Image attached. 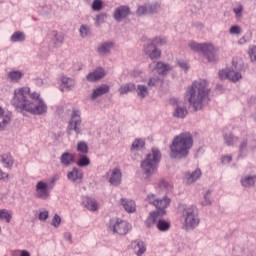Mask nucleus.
I'll use <instances>...</instances> for the list:
<instances>
[{
	"label": "nucleus",
	"instance_id": "f257e3e1",
	"mask_svg": "<svg viewBox=\"0 0 256 256\" xmlns=\"http://www.w3.org/2000/svg\"><path fill=\"white\" fill-rule=\"evenodd\" d=\"M11 104L17 111L31 113L32 115H45L47 104L38 92H31L29 87L17 88L14 90V97Z\"/></svg>",
	"mask_w": 256,
	"mask_h": 256
},
{
	"label": "nucleus",
	"instance_id": "f03ea898",
	"mask_svg": "<svg viewBox=\"0 0 256 256\" xmlns=\"http://www.w3.org/2000/svg\"><path fill=\"white\" fill-rule=\"evenodd\" d=\"M209 82L207 80H199L187 88L185 92V99H187L190 107L194 111H201L203 107L209 105Z\"/></svg>",
	"mask_w": 256,
	"mask_h": 256
},
{
	"label": "nucleus",
	"instance_id": "7ed1b4c3",
	"mask_svg": "<svg viewBox=\"0 0 256 256\" xmlns=\"http://www.w3.org/2000/svg\"><path fill=\"white\" fill-rule=\"evenodd\" d=\"M193 147V136L189 132H182L174 137L170 144L171 159H185L189 156V151Z\"/></svg>",
	"mask_w": 256,
	"mask_h": 256
},
{
	"label": "nucleus",
	"instance_id": "20e7f679",
	"mask_svg": "<svg viewBox=\"0 0 256 256\" xmlns=\"http://www.w3.org/2000/svg\"><path fill=\"white\" fill-rule=\"evenodd\" d=\"M159 161H161V151L157 148H152L151 152L146 155L145 159L140 164L142 173L145 175L146 179H149V177L157 173Z\"/></svg>",
	"mask_w": 256,
	"mask_h": 256
},
{
	"label": "nucleus",
	"instance_id": "39448f33",
	"mask_svg": "<svg viewBox=\"0 0 256 256\" xmlns=\"http://www.w3.org/2000/svg\"><path fill=\"white\" fill-rule=\"evenodd\" d=\"M183 225L187 231L193 230L199 226V209L196 205L185 206L182 211Z\"/></svg>",
	"mask_w": 256,
	"mask_h": 256
},
{
	"label": "nucleus",
	"instance_id": "423d86ee",
	"mask_svg": "<svg viewBox=\"0 0 256 256\" xmlns=\"http://www.w3.org/2000/svg\"><path fill=\"white\" fill-rule=\"evenodd\" d=\"M188 47H190V49L196 53L203 54L209 63L217 61V53L219 50L211 43H197L192 41L188 44Z\"/></svg>",
	"mask_w": 256,
	"mask_h": 256
},
{
	"label": "nucleus",
	"instance_id": "0eeeda50",
	"mask_svg": "<svg viewBox=\"0 0 256 256\" xmlns=\"http://www.w3.org/2000/svg\"><path fill=\"white\" fill-rule=\"evenodd\" d=\"M108 229L117 235H127L131 231V224L121 219H111Z\"/></svg>",
	"mask_w": 256,
	"mask_h": 256
},
{
	"label": "nucleus",
	"instance_id": "6e6552de",
	"mask_svg": "<svg viewBox=\"0 0 256 256\" xmlns=\"http://www.w3.org/2000/svg\"><path fill=\"white\" fill-rule=\"evenodd\" d=\"M218 76L222 81L228 79L229 81H232V83H237V81L243 79L241 72L237 70V64H235V62H233V66L230 69L220 70Z\"/></svg>",
	"mask_w": 256,
	"mask_h": 256
},
{
	"label": "nucleus",
	"instance_id": "1a4fd4ad",
	"mask_svg": "<svg viewBox=\"0 0 256 256\" xmlns=\"http://www.w3.org/2000/svg\"><path fill=\"white\" fill-rule=\"evenodd\" d=\"M81 123V111L73 109L67 128L68 135H71L73 131L76 133V135L81 134Z\"/></svg>",
	"mask_w": 256,
	"mask_h": 256
},
{
	"label": "nucleus",
	"instance_id": "9d476101",
	"mask_svg": "<svg viewBox=\"0 0 256 256\" xmlns=\"http://www.w3.org/2000/svg\"><path fill=\"white\" fill-rule=\"evenodd\" d=\"M249 149L252 151L253 149H256V138L253 139L251 136H248L240 141L238 147V157H247Z\"/></svg>",
	"mask_w": 256,
	"mask_h": 256
},
{
	"label": "nucleus",
	"instance_id": "9b49d317",
	"mask_svg": "<svg viewBox=\"0 0 256 256\" xmlns=\"http://www.w3.org/2000/svg\"><path fill=\"white\" fill-rule=\"evenodd\" d=\"M51 189H53V187L49 186L46 182L38 181L35 189L36 199L47 201V199L51 197Z\"/></svg>",
	"mask_w": 256,
	"mask_h": 256
},
{
	"label": "nucleus",
	"instance_id": "f8f14e48",
	"mask_svg": "<svg viewBox=\"0 0 256 256\" xmlns=\"http://www.w3.org/2000/svg\"><path fill=\"white\" fill-rule=\"evenodd\" d=\"M149 69H151V71H156L158 75H168V73H171L173 67L164 62H153L149 65Z\"/></svg>",
	"mask_w": 256,
	"mask_h": 256
},
{
	"label": "nucleus",
	"instance_id": "ddd939ff",
	"mask_svg": "<svg viewBox=\"0 0 256 256\" xmlns=\"http://www.w3.org/2000/svg\"><path fill=\"white\" fill-rule=\"evenodd\" d=\"M169 205H171V199L169 197L164 196L162 199H158L156 201V205H154V207L157 209L154 211V213L160 217H163V215L166 213L165 209H167Z\"/></svg>",
	"mask_w": 256,
	"mask_h": 256
},
{
	"label": "nucleus",
	"instance_id": "4468645a",
	"mask_svg": "<svg viewBox=\"0 0 256 256\" xmlns=\"http://www.w3.org/2000/svg\"><path fill=\"white\" fill-rule=\"evenodd\" d=\"M0 165L7 171H11L13 169V165H15V158L11 153L6 152L0 155Z\"/></svg>",
	"mask_w": 256,
	"mask_h": 256
},
{
	"label": "nucleus",
	"instance_id": "2eb2a0df",
	"mask_svg": "<svg viewBox=\"0 0 256 256\" xmlns=\"http://www.w3.org/2000/svg\"><path fill=\"white\" fill-rule=\"evenodd\" d=\"M144 53L154 61V59H159L161 57V50L157 48L154 44L148 43L146 46H144Z\"/></svg>",
	"mask_w": 256,
	"mask_h": 256
},
{
	"label": "nucleus",
	"instance_id": "dca6fc26",
	"mask_svg": "<svg viewBox=\"0 0 256 256\" xmlns=\"http://www.w3.org/2000/svg\"><path fill=\"white\" fill-rule=\"evenodd\" d=\"M107 93H109V85L102 84L92 91L90 99L91 101H97L99 97H103V95H107Z\"/></svg>",
	"mask_w": 256,
	"mask_h": 256
},
{
	"label": "nucleus",
	"instance_id": "f3484780",
	"mask_svg": "<svg viewBox=\"0 0 256 256\" xmlns=\"http://www.w3.org/2000/svg\"><path fill=\"white\" fill-rule=\"evenodd\" d=\"M130 13L131 9H129L128 6H119L114 11V19L118 22H121L123 19L129 17Z\"/></svg>",
	"mask_w": 256,
	"mask_h": 256
},
{
	"label": "nucleus",
	"instance_id": "a211bd4d",
	"mask_svg": "<svg viewBox=\"0 0 256 256\" xmlns=\"http://www.w3.org/2000/svg\"><path fill=\"white\" fill-rule=\"evenodd\" d=\"M82 205L85 207V209H88V211L95 212L99 209V204L97 201L89 196L82 197Z\"/></svg>",
	"mask_w": 256,
	"mask_h": 256
},
{
	"label": "nucleus",
	"instance_id": "6ab92c4d",
	"mask_svg": "<svg viewBox=\"0 0 256 256\" xmlns=\"http://www.w3.org/2000/svg\"><path fill=\"white\" fill-rule=\"evenodd\" d=\"M172 105H176V108L174 110V117H178V119H184V117H187V108L183 106H179V100L178 99H172L171 100Z\"/></svg>",
	"mask_w": 256,
	"mask_h": 256
},
{
	"label": "nucleus",
	"instance_id": "aec40b11",
	"mask_svg": "<svg viewBox=\"0 0 256 256\" xmlns=\"http://www.w3.org/2000/svg\"><path fill=\"white\" fill-rule=\"evenodd\" d=\"M130 249L134 251L135 255L141 256L145 251H147V248L145 247V242L141 240H135L130 244Z\"/></svg>",
	"mask_w": 256,
	"mask_h": 256
},
{
	"label": "nucleus",
	"instance_id": "412c9836",
	"mask_svg": "<svg viewBox=\"0 0 256 256\" xmlns=\"http://www.w3.org/2000/svg\"><path fill=\"white\" fill-rule=\"evenodd\" d=\"M103 77H105V70H103V68H97L93 72H90L86 79L90 83H95V81H99V79H103Z\"/></svg>",
	"mask_w": 256,
	"mask_h": 256
},
{
	"label": "nucleus",
	"instance_id": "4be33fe9",
	"mask_svg": "<svg viewBox=\"0 0 256 256\" xmlns=\"http://www.w3.org/2000/svg\"><path fill=\"white\" fill-rule=\"evenodd\" d=\"M9 123H11V113L5 112V110L0 107V131H5Z\"/></svg>",
	"mask_w": 256,
	"mask_h": 256
},
{
	"label": "nucleus",
	"instance_id": "5701e85b",
	"mask_svg": "<svg viewBox=\"0 0 256 256\" xmlns=\"http://www.w3.org/2000/svg\"><path fill=\"white\" fill-rule=\"evenodd\" d=\"M121 170L119 168H114L111 171L110 178H109V183L110 185H114L117 187L118 185H121Z\"/></svg>",
	"mask_w": 256,
	"mask_h": 256
},
{
	"label": "nucleus",
	"instance_id": "b1692460",
	"mask_svg": "<svg viewBox=\"0 0 256 256\" xmlns=\"http://www.w3.org/2000/svg\"><path fill=\"white\" fill-rule=\"evenodd\" d=\"M67 179L72 183H79L83 179V172L79 168L74 167L72 171L68 172Z\"/></svg>",
	"mask_w": 256,
	"mask_h": 256
},
{
	"label": "nucleus",
	"instance_id": "393cba45",
	"mask_svg": "<svg viewBox=\"0 0 256 256\" xmlns=\"http://www.w3.org/2000/svg\"><path fill=\"white\" fill-rule=\"evenodd\" d=\"M120 203L127 213H135L137 211V205L131 199L122 198Z\"/></svg>",
	"mask_w": 256,
	"mask_h": 256
},
{
	"label": "nucleus",
	"instance_id": "a878e982",
	"mask_svg": "<svg viewBox=\"0 0 256 256\" xmlns=\"http://www.w3.org/2000/svg\"><path fill=\"white\" fill-rule=\"evenodd\" d=\"M113 47H115V43L111 41L103 42L97 47V53H99V55H109Z\"/></svg>",
	"mask_w": 256,
	"mask_h": 256
},
{
	"label": "nucleus",
	"instance_id": "bb28decb",
	"mask_svg": "<svg viewBox=\"0 0 256 256\" xmlns=\"http://www.w3.org/2000/svg\"><path fill=\"white\" fill-rule=\"evenodd\" d=\"M60 163L64 165V167H69L75 163V155L73 153L64 152L60 157Z\"/></svg>",
	"mask_w": 256,
	"mask_h": 256
},
{
	"label": "nucleus",
	"instance_id": "cd10ccee",
	"mask_svg": "<svg viewBox=\"0 0 256 256\" xmlns=\"http://www.w3.org/2000/svg\"><path fill=\"white\" fill-rule=\"evenodd\" d=\"M61 81H62L61 91H71V89L75 87V80H73L72 78L63 76L61 78Z\"/></svg>",
	"mask_w": 256,
	"mask_h": 256
},
{
	"label": "nucleus",
	"instance_id": "c85d7f7f",
	"mask_svg": "<svg viewBox=\"0 0 256 256\" xmlns=\"http://www.w3.org/2000/svg\"><path fill=\"white\" fill-rule=\"evenodd\" d=\"M149 89H151L149 86H146L145 84H138L135 91L137 93V97L140 99H145V97H149Z\"/></svg>",
	"mask_w": 256,
	"mask_h": 256
},
{
	"label": "nucleus",
	"instance_id": "c756f323",
	"mask_svg": "<svg viewBox=\"0 0 256 256\" xmlns=\"http://www.w3.org/2000/svg\"><path fill=\"white\" fill-rule=\"evenodd\" d=\"M223 139H224V143H225V145H227V147H234V145H237L238 138L235 137V135H233V133H231V132L224 133Z\"/></svg>",
	"mask_w": 256,
	"mask_h": 256
},
{
	"label": "nucleus",
	"instance_id": "7c9ffc66",
	"mask_svg": "<svg viewBox=\"0 0 256 256\" xmlns=\"http://www.w3.org/2000/svg\"><path fill=\"white\" fill-rule=\"evenodd\" d=\"M51 37L54 47H61L63 45V35L57 33V31H53Z\"/></svg>",
	"mask_w": 256,
	"mask_h": 256
},
{
	"label": "nucleus",
	"instance_id": "2f4dec72",
	"mask_svg": "<svg viewBox=\"0 0 256 256\" xmlns=\"http://www.w3.org/2000/svg\"><path fill=\"white\" fill-rule=\"evenodd\" d=\"M162 87L163 86V79H161L159 76H153L148 79L147 86L150 89H153V87Z\"/></svg>",
	"mask_w": 256,
	"mask_h": 256
},
{
	"label": "nucleus",
	"instance_id": "473e14b6",
	"mask_svg": "<svg viewBox=\"0 0 256 256\" xmlns=\"http://www.w3.org/2000/svg\"><path fill=\"white\" fill-rule=\"evenodd\" d=\"M78 167H89L91 165V160L86 154H78V160L76 162Z\"/></svg>",
	"mask_w": 256,
	"mask_h": 256
},
{
	"label": "nucleus",
	"instance_id": "72a5a7b5",
	"mask_svg": "<svg viewBox=\"0 0 256 256\" xmlns=\"http://www.w3.org/2000/svg\"><path fill=\"white\" fill-rule=\"evenodd\" d=\"M11 219H13V212L7 209L0 210V221H6V223H11Z\"/></svg>",
	"mask_w": 256,
	"mask_h": 256
},
{
	"label": "nucleus",
	"instance_id": "f704fd0d",
	"mask_svg": "<svg viewBox=\"0 0 256 256\" xmlns=\"http://www.w3.org/2000/svg\"><path fill=\"white\" fill-rule=\"evenodd\" d=\"M76 151H78L79 155H87L89 153V145L85 141H80L77 143Z\"/></svg>",
	"mask_w": 256,
	"mask_h": 256
},
{
	"label": "nucleus",
	"instance_id": "c9c22d12",
	"mask_svg": "<svg viewBox=\"0 0 256 256\" xmlns=\"http://www.w3.org/2000/svg\"><path fill=\"white\" fill-rule=\"evenodd\" d=\"M10 41L12 43H21L25 41V33L21 31L14 32L12 36L10 37Z\"/></svg>",
	"mask_w": 256,
	"mask_h": 256
},
{
	"label": "nucleus",
	"instance_id": "e433bc0d",
	"mask_svg": "<svg viewBox=\"0 0 256 256\" xmlns=\"http://www.w3.org/2000/svg\"><path fill=\"white\" fill-rule=\"evenodd\" d=\"M145 147V140L141 138H136L131 146V151H141Z\"/></svg>",
	"mask_w": 256,
	"mask_h": 256
},
{
	"label": "nucleus",
	"instance_id": "4c0bfd02",
	"mask_svg": "<svg viewBox=\"0 0 256 256\" xmlns=\"http://www.w3.org/2000/svg\"><path fill=\"white\" fill-rule=\"evenodd\" d=\"M135 89H136V86L134 83H128V84L122 85L119 88V92L121 95H127V93H131V91H135Z\"/></svg>",
	"mask_w": 256,
	"mask_h": 256
},
{
	"label": "nucleus",
	"instance_id": "58836bf2",
	"mask_svg": "<svg viewBox=\"0 0 256 256\" xmlns=\"http://www.w3.org/2000/svg\"><path fill=\"white\" fill-rule=\"evenodd\" d=\"M256 182V176H245L241 179V183L243 187H253Z\"/></svg>",
	"mask_w": 256,
	"mask_h": 256
},
{
	"label": "nucleus",
	"instance_id": "ea45409f",
	"mask_svg": "<svg viewBox=\"0 0 256 256\" xmlns=\"http://www.w3.org/2000/svg\"><path fill=\"white\" fill-rule=\"evenodd\" d=\"M156 227L162 232L169 231V229H171V223L167 222L166 220L159 219Z\"/></svg>",
	"mask_w": 256,
	"mask_h": 256
},
{
	"label": "nucleus",
	"instance_id": "a19ab883",
	"mask_svg": "<svg viewBox=\"0 0 256 256\" xmlns=\"http://www.w3.org/2000/svg\"><path fill=\"white\" fill-rule=\"evenodd\" d=\"M159 217H161L160 215H158L156 212H151L150 216L147 218L145 224L148 227H153L154 223H157V219H159Z\"/></svg>",
	"mask_w": 256,
	"mask_h": 256
},
{
	"label": "nucleus",
	"instance_id": "79ce46f5",
	"mask_svg": "<svg viewBox=\"0 0 256 256\" xmlns=\"http://www.w3.org/2000/svg\"><path fill=\"white\" fill-rule=\"evenodd\" d=\"M201 177V170L196 169L194 172H192L188 177H187V183H195L197 179Z\"/></svg>",
	"mask_w": 256,
	"mask_h": 256
},
{
	"label": "nucleus",
	"instance_id": "37998d69",
	"mask_svg": "<svg viewBox=\"0 0 256 256\" xmlns=\"http://www.w3.org/2000/svg\"><path fill=\"white\" fill-rule=\"evenodd\" d=\"M80 36L85 39L86 37H89L91 35V28L87 25H81L79 29Z\"/></svg>",
	"mask_w": 256,
	"mask_h": 256
},
{
	"label": "nucleus",
	"instance_id": "c03bdc74",
	"mask_svg": "<svg viewBox=\"0 0 256 256\" xmlns=\"http://www.w3.org/2000/svg\"><path fill=\"white\" fill-rule=\"evenodd\" d=\"M158 189H161L162 191H171L173 186L165 180H160L158 183Z\"/></svg>",
	"mask_w": 256,
	"mask_h": 256
},
{
	"label": "nucleus",
	"instance_id": "a18cd8bd",
	"mask_svg": "<svg viewBox=\"0 0 256 256\" xmlns=\"http://www.w3.org/2000/svg\"><path fill=\"white\" fill-rule=\"evenodd\" d=\"M211 190H208L204 196H203V201L200 202L202 207H207L208 205H211Z\"/></svg>",
	"mask_w": 256,
	"mask_h": 256
},
{
	"label": "nucleus",
	"instance_id": "49530a36",
	"mask_svg": "<svg viewBox=\"0 0 256 256\" xmlns=\"http://www.w3.org/2000/svg\"><path fill=\"white\" fill-rule=\"evenodd\" d=\"M8 77L11 81H19L23 77V73L21 71H12L8 74Z\"/></svg>",
	"mask_w": 256,
	"mask_h": 256
},
{
	"label": "nucleus",
	"instance_id": "de8ad7c7",
	"mask_svg": "<svg viewBox=\"0 0 256 256\" xmlns=\"http://www.w3.org/2000/svg\"><path fill=\"white\" fill-rule=\"evenodd\" d=\"M146 5L148 8V15L157 13V11H159V9H161V5H159V3L146 4Z\"/></svg>",
	"mask_w": 256,
	"mask_h": 256
},
{
	"label": "nucleus",
	"instance_id": "09e8293b",
	"mask_svg": "<svg viewBox=\"0 0 256 256\" xmlns=\"http://www.w3.org/2000/svg\"><path fill=\"white\" fill-rule=\"evenodd\" d=\"M165 43H167V40L165 38L155 37L150 42V45H155L157 47V45H165Z\"/></svg>",
	"mask_w": 256,
	"mask_h": 256
},
{
	"label": "nucleus",
	"instance_id": "8fccbe9b",
	"mask_svg": "<svg viewBox=\"0 0 256 256\" xmlns=\"http://www.w3.org/2000/svg\"><path fill=\"white\" fill-rule=\"evenodd\" d=\"M159 198H157V196L155 194H148L146 201L150 204V205H156L157 201Z\"/></svg>",
	"mask_w": 256,
	"mask_h": 256
},
{
	"label": "nucleus",
	"instance_id": "3c124183",
	"mask_svg": "<svg viewBox=\"0 0 256 256\" xmlns=\"http://www.w3.org/2000/svg\"><path fill=\"white\" fill-rule=\"evenodd\" d=\"M137 15H149L147 5L139 6L137 9Z\"/></svg>",
	"mask_w": 256,
	"mask_h": 256
},
{
	"label": "nucleus",
	"instance_id": "603ef678",
	"mask_svg": "<svg viewBox=\"0 0 256 256\" xmlns=\"http://www.w3.org/2000/svg\"><path fill=\"white\" fill-rule=\"evenodd\" d=\"M51 225L56 228L61 225V216H59V214L54 215Z\"/></svg>",
	"mask_w": 256,
	"mask_h": 256
},
{
	"label": "nucleus",
	"instance_id": "864d4df0",
	"mask_svg": "<svg viewBox=\"0 0 256 256\" xmlns=\"http://www.w3.org/2000/svg\"><path fill=\"white\" fill-rule=\"evenodd\" d=\"M230 35H241V27L234 25L229 30Z\"/></svg>",
	"mask_w": 256,
	"mask_h": 256
},
{
	"label": "nucleus",
	"instance_id": "5fc2aeb1",
	"mask_svg": "<svg viewBox=\"0 0 256 256\" xmlns=\"http://www.w3.org/2000/svg\"><path fill=\"white\" fill-rule=\"evenodd\" d=\"M103 7V2L101 0H94L92 8L94 11H99Z\"/></svg>",
	"mask_w": 256,
	"mask_h": 256
},
{
	"label": "nucleus",
	"instance_id": "6e6d98bb",
	"mask_svg": "<svg viewBox=\"0 0 256 256\" xmlns=\"http://www.w3.org/2000/svg\"><path fill=\"white\" fill-rule=\"evenodd\" d=\"M39 221H45L46 219H49V211L44 210L41 211L38 215Z\"/></svg>",
	"mask_w": 256,
	"mask_h": 256
},
{
	"label": "nucleus",
	"instance_id": "4d7b16f0",
	"mask_svg": "<svg viewBox=\"0 0 256 256\" xmlns=\"http://www.w3.org/2000/svg\"><path fill=\"white\" fill-rule=\"evenodd\" d=\"M231 161H233V158L231 157V155H224L221 157L222 165H229V163H231Z\"/></svg>",
	"mask_w": 256,
	"mask_h": 256
},
{
	"label": "nucleus",
	"instance_id": "13d9d810",
	"mask_svg": "<svg viewBox=\"0 0 256 256\" xmlns=\"http://www.w3.org/2000/svg\"><path fill=\"white\" fill-rule=\"evenodd\" d=\"M249 56H250L251 61L256 63V46H253L249 50Z\"/></svg>",
	"mask_w": 256,
	"mask_h": 256
},
{
	"label": "nucleus",
	"instance_id": "bf43d9fd",
	"mask_svg": "<svg viewBox=\"0 0 256 256\" xmlns=\"http://www.w3.org/2000/svg\"><path fill=\"white\" fill-rule=\"evenodd\" d=\"M233 12L235 13L236 17H241L243 15V6L240 5L237 8H234Z\"/></svg>",
	"mask_w": 256,
	"mask_h": 256
},
{
	"label": "nucleus",
	"instance_id": "052dcab7",
	"mask_svg": "<svg viewBox=\"0 0 256 256\" xmlns=\"http://www.w3.org/2000/svg\"><path fill=\"white\" fill-rule=\"evenodd\" d=\"M96 19H97L96 23L98 25H101V23H103V21H105V19H107V14H100V15L96 16Z\"/></svg>",
	"mask_w": 256,
	"mask_h": 256
},
{
	"label": "nucleus",
	"instance_id": "680f3d73",
	"mask_svg": "<svg viewBox=\"0 0 256 256\" xmlns=\"http://www.w3.org/2000/svg\"><path fill=\"white\" fill-rule=\"evenodd\" d=\"M178 65L181 67V69H184V71H189V64H187V62L179 60Z\"/></svg>",
	"mask_w": 256,
	"mask_h": 256
},
{
	"label": "nucleus",
	"instance_id": "e2e57ef3",
	"mask_svg": "<svg viewBox=\"0 0 256 256\" xmlns=\"http://www.w3.org/2000/svg\"><path fill=\"white\" fill-rule=\"evenodd\" d=\"M239 45H245V43H249V38L247 36H243L238 40Z\"/></svg>",
	"mask_w": 256,
	"mask_h": 256
},
{
	"label": "nucleus",
	"instance_id": "0e129e2a",
	"mask_svg": "<svg viewBox=\"0 0 256 256\" xmlns=\"http://www.w3.org/2000/svg\"><path fill=\"white\" fill-rule=\"evenodd\" d=\"M143 74V71H141V70H134L133 72H132V77H139V76H141Z\"/></svg>",
	"mask_w": 256,
	"mask_h": 256
},
{
	"label": "nucleus",
	"instance_id": "69168bd1",
	"mask_svg": "<svg viewBox=\"0 0 256 256\" xmlns=\"http://www.w3.org/2000/svg\"><path fill=\"white\" fill-rule=\"evenodd\" d=\"M8 178H9V174L0 170V181L3 179H8Z\"/></svg>",
	"mask_w": 256,
	"mask_h": 256
},
{
	"label": "nucleus",
	"instance_id": "338daca9",
	"mask_svg": "<svg viewBox=\"0 0 256 256\" xmlns=\"http://www.w3.org/2000/svg\"><path fill=\"white\" fill-rule=\"evenodd\" d=\"M20 256H31V254H29V252H27L25 250H22Z\"/></svg>",
	"mask_w": 256,
	"mask_h": 256
},
{
	"label": "nucleus",
	"instance_id": "774afa93",
	"mask_svg": "<svg viewBox=\"0 0 256 256\" xmlns=\"http://www.w3.org/2000/svg\"><path fill=\"white\" fill-rule=\"evenodd\" d=\"M68 241H71V234H68Z\"/></svg>",
	"mask_w": 256,
	"mask_h": 256
}]
</instances>
